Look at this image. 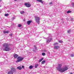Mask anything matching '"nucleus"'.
Instances as JSON below:
<instances>
[{"mask_svg": "<svg viewBox=\"0 0 74 74\" xmlns=\"http://www.w3.org/2000/svg\"><path fill=\"white\" fill-rule=\"evenodd\" d=\"M37 1H38V2H40L42 4L43 3V2L42 1V0H36Z\"/></svg>", "mask_w": 74, "mask_h": 74, "instance_id": "12", "label": "nucleus"}, {"mask_svg": "<svg viewBox=\"0 0 74 74\" xmlns=\"http://www.w3.org/2000/svg\"><path fill=\"white\" fill-rule=\"evenodd\" d=\"M8 74H13V72H12L11 71H9Z\"/></svg>", "mask_w": 74, "mask_h": 74, "instance_id": "14", "label": "nucleus"}, {"mask_svg": "<svg viewBox=\"0 0 74 74\" xmlns=\"http://www.w3.org/2000/svg\"><path fill=\"white\" fill-rule=\"evenodd\" d=\"M61 68V66H58L56 67V69L58 70V71L60 72H61V73H64L65 71H66L68 70V67L67 66H65L62 68Z\"/></svg>", "mask_w": 74, "mask_h": 74, "instance_id": "2", "label": "nucleus"}, {"mask_svg": "<svg viewBox=\"0 0 74 74\" xmlns=\"http://www.w3.org/2000/svg\"><path fill=\"white\" fill-rule=\"evenodd\" d=\"M32 21H27V24L28 25H30V23H32Z\"/></svg>", "mask_w": 74, "mask_h": 74, "instance_id": "7", "label": "nucleus"}, {"mask_svg": "<svg viewBox=\"0 0 74 74\" xmlns=\"http://www.w3.org/2000/svg\"><path fill=\"white\" fill-rule=\"evenodd\" d=\"M33 67V66H32L31 65L29 66V69H32Z\"/></svg>", "mask_w": 74, "mask_h": 74, "instance_id": "18", "label": "nucleus"}, {"mask_svg": "<svg viewBox=\"0 0 74 74\" xmlns=\"http://www.w3.org/2000/svg\"><path fill=\"white\" fill-rule=\"evenodd\" d=\"M35 20L36 22L38 23V24H39V22H40V18L38 17H35Z\"/></svg>", "mask_w": 74, "mask_h": 74, "instance_id": "4", "label": "nucleus"}, {"mask_svg": "<svg viewBox=\"0 0 74 74\" xmlns=\"http://www.w3.org/2000/svg\"><path fill=\"white\" fill-rule=\"evenodd\" d=\"M18 57V55L15 54L14 55V57L15 58H17Z\"/></svg>", "mask_w": 74, "mask_h": 74, "instance_id": "10", "label": "nucleus"}, {"mask_svg": "<svg viewBox=\"0 0 74 74\" xmlns=\"http://www.w3.org/2000/svg\"><path fill=\"white\" fill-rule=\"evenodd\" d=\"M58 66H62V64H58Z\"/></svg>", "mask_w": 74, "mask_h": 74, "instance_id": "30", "label": "nucleus"}, {"mask_svg": "<svg viewBox=\"0 0 74 74\" xmlns=\"http://www.w3.org/2000/svg\"><path fill=\"white\" fill-rule=\"evenodd\" d=\"M72 6H73V7H74V3H73L72 4Z\"/></svg>", "mask_w": 74, "mask_h": 74, "instance_id": "28", "label": "nucleus"}, {"mask_svg": "<svg viewBox=\"0 0 74 74\" xmlns=\"http://www.w3.org/2000/svg\"><path fill=\"white\" fill-rule=\"evenodd\" d=\"M2 45L4 48H2V49L4 51H9L11 50L10 48V44L8 43H4Z\"/></svg>", "mask_w": 74, "mask_h": 74, "instance_id": "1", "label": "nucleus"}, {"mask_svg": "<svg viewBox=\"0 0 74 74\" xmlns=\"http://www.w3.org/2000/svg\"><path fill=\"white\" fill-rule=\"evenodd\" d=\"M24 66H22V68H23V69H24Z\"/></svg>", "mask_w": 74, "mask_h": 74, "instance_id": "32", "label": "nucleus"}, {"mask_svg": "<svg viewBox=\"0 0 74 74\" xmlns=\"http://www.w3.org/2000/svg\"><path fill=\"white\" fill-rule=\"evenodd\" d=\"M21 26H22L21 25L18 24V27H21Z\"/></svg>", "mask_w": 74, "mask_h": 74, "instance_id": "25", "label": "nucleus"}, {"mask_svg": "<svg viewBox=\"0 0 74 74\" xmlns=\"http://www.w3.org/2000/svg\"><path fill=\"white\" fill-rule=\"evenodd\" d=\"M20 13L21 14H24L25 13V11H22L21 12H20Z\"/></svg>", "mask_w": 74, "mask_h": 74, "instance_id": "15", "label": "nucleus"}, {"mask_svg": "<svg viewBox=\"0 0 74 74\" xmlns=\"http://www.w3.org/2000/svg\"><path fill=\"white\" fill-rule=\"evenodd\" d=\"M71 11L69 10L68 11H67V13L68 14H69V13H71Z\"/></svg>", "mask_w": 74, "mask_h": 74, "instance_id": "22", "label": "nucleus"}, {"mask_svg": "<svg viewBox=\"0 0 74 74\" xmlns=\"http://www.w3.org/2000/svg\"><path fill=\"white\" fill-rule=\"evenodd\" d=\"M71 57H74V55L73 54H71Z\"/></svg>", "mask_w": 74, "mask_h": 74, "instance_id": "27", "label": "nucleus"}, {"mask_svg": "<svg viewBox=\"0 0 74 74\" xmlns=\"http://www.w3.org/2000/svg\"><path fill=\"white\" fill-rule=\"evenodd\" d=\"M70 32H71V30L68 31L67 33H70Z\"/></svg>", "mask_w": 74, "mask_h": 74, "instance_id": "26", "label": "nucleus"}, {"mask_svg": "<svg viewBox=\"0 0 74 74\" xmlns=\"http://www.w3.org/2000/svg\"><path fill=\"white\" fill-rule=\"evenodd\" d=\"M34 47L35 48V49H37V46H36L35 45H34Z\"/></svg>", "mask_w": 74, "mask_h": 74, "instance_id": "29", "label": "nucleus"}, {"mask_svg": "<svg viewBox=\"0 0 74 74\" xmlns=\"http://www.w3.org/2000/svg\"><path fill=\"white\" fill-rule=\"evenodd\" d=\"M58 42H56V43H54V45H58Z\"/></svg>", "mask_w": 74, "mask_h": 74, "instance_id": "23", "label": "nucleus"}, {"mask_svg": "<svg viewBox=\"0 0 74 74\" xmlns=\"http://www.w3.org/2000/svg\"><path fill=\"white\" fill-rule=\"evenodd\" d=\"M44 59V58H42L40 60H39V62H41Z\"/></svg>", "mask_w": 74, "mask_h": 74, "instance_id": "17", "label": "nucleus"}, {"mask_svg": "<svg viewBox=\"0 0 74 74\" xmlns=\"http://www.w3.org/2000/svg\"><path fill=\"white\" fill-rule=\"evenodd\" d=\"M38 66V64H35V68H37V67Z\"/></svg>", "mask_w": 74, "mask_h": 74, "instance_id": "20", "label": "nucleus"}, {"mask_svg": "<svg viewBox=\"0 0 74 74\" xmlns=\"http://www.w3.org/2000/svg\"><path fill=\"white\" fill-rule=\"evenodd\" d=\"M10 36H12V34H10Z\"/></svg>", "mask_w": 74, "mask_h": 74, "instance_id": "31", "label": "nucleus"}, {"mask_svg": "<svg viewBox=\"0 0 74 74\" xmlns=\"http://www.w3.org/2000/svg\"><path fill=\"white\" fill-rule=\"evenodd\" d=\"M59 46H54V48L56 49H59Z\"/></svg>", "mask_w": 74, "mask_h": 74, "instance_id": "9", "label": "nucleus"}, {"mask_svg": "<svg viewBox=\"0 0 74 74\" xmlns=\"http://www.w3.org/2000/svg\"><path fill=\"white\" fill-rule=\"evenodd\" d=\"M25 5V7H28L29 8V7H31V4L29 3H25L24 4Z\"/></svg>", "mask_w": 74, "mask_h": 74, "instance_id": "5", "label": "nucleus"}, {"mask_svg": "<svg viewBox=\"0 0 74 74\" xmlns=\"http://www.w3.org/2000/svg\"><path fill=\"white\" fill-rule=\"evenodd\" d=\"M14 1H17V0H14Z\"/></svg>", "mask_w": 74, "mask_h": 74, "instance_id": "35", "label": "nucleus"}, {"mask_svg": "<svg viewBox=\"0 0 74 74\" xmlns=\"http://www.w3.org/2000/svg\"><path fill=\"white\" fill-rule=\"evenodd\" d=\"M0 12H1V11H0Z\"/></svg>", "mask_w": 74, "mask_h": 74, "instance_id": "38", "label": "nucleus"}, {"mask_svg": "<svg viewBox=\"0 0 74 74\" xmlns=\"http://www.w3.org/2000/svg\"><path fill=\"white\" fill-rule=\"evenodd\" d=\"M42 55L43 56H45V53H42Z\"/></svg>", "mask_w": 74, "mask_h": 74, "instance_id": "24", "label": "nucleus"}, {"mask_svg": "<svg viewBox=\"0 0 74 74\" xmlns=\"http://www.w3.org/2000/svg\"><path fill=\"white\" fill-rule=\"evenodd\" d=\"M1 1V0H0V1Z\"/></svg>", "mask_w": 74, "mask_h": 74, "instance_id": "37", "label": "nucleus"}, {"mask_svg": "<svg viewBox=\"0 0 74 74\" xmlns=\"http://www.w3.org/2000/svg\"><path fill=\"white\" fill-rule=\"evenodd\" d=\"M51 4H52V3L51 2L49 3V5H51Z\"/></svg>", "mask_w": 74, "mask_h": 74, "instance_id": "33", "label": "nucleus"}, {"mask_svg": "<svg viewBox=\"0 0 74 74\" xmlns=\"http://www.w3.org/2000/svg\"><path fill=\"white\" fill-rule=\"evenodd\" d=\"M9 15V14L8 13V14H5V16H8V15Z\"/></svg>", "mask_w": 74, "mask_h": 74, "instance_id": "21", "label": "nucleus"}, {"mask_svg": "<svg viewBox=\"0 0 74 74\" xmlns=\"http://www.w3.org/2000/svg\"><path fill=\"white\" fill-rule=\"evenodd\" d=\"M3 32L4 34H5L6 33H9V31H4Z\"/></svg>", "mask_w": 74, "mask_h": 74, "instance_id": "13", "label": "nucleus"}, {"mask_svg": "<svg viewBox=\"0 0 74 74\" xmlns=\"http://www.w3.org/2000/svg\"><path fill=\"white\" fill-rule=\"evenodd\" d=\"M73 19H74L73 18H71V20H73Z\"/></svg>", "mask_w": 74, "mask_h": 74, "instance_id": "34", "label": "nucleus"}, {"mask_svg": "<svg viewBox=\"0 0 74 74\" xmlns=\"http://www.w3.org/2000/svg\"><path fill=\"white\" fill-rule=\"evenodd\" d=\"M17 69L18 70H22V68L21 66H19L17 67Z\"/></svg>", "mask_w": 74, "mask_h": 74, "instance_id": "8", "label": "nucleus"}, {"mask_svg": "<svg viewBox=\"0 0 74 74\" xmlns=\"http://www.w3.org/2000/svg\"><path fill=\"white\" fill-rule=\"evenodd\" d=\"M58 42L60 43H62V42H63V41L62 40H60L58 41Z\"/></svg>", "mask_w": 74, "mask_h": 74, "instance_id": "19", "label": "nucleus"}, {"mask_svg": "<svg viewBox=\"0 0 74 74\" xmlns=\"http://www.w3.org/2000/svg\"><path fill=\"white\" fill-rule=\"evenodd\" d=\"M11 71L13 73H15L16 72V69L14 68H12Z\"/></svg>", "mask_w": 74, "mask_h": 74, "instance_id": "6", "label": "nucleus"}, {"mask_svg": "<svg viewBox=\"0 0 74 74\" xmlns=\"http://www.w3.org/2000/svg\"><path fill=\"white\" fill-rule=\"evenodd\" d=\"M70 74H73V73H71Z\"/></svg>", "mask_w": 74, "mask_h": 74, "instance_id": "36", "label": "nucleus"}, {"mask_svg": "<svg viewBox=\"0 0 74 74\" xmlns=\"http://www.w3.org/2000/svg\"><path fill=\"white\" fill-rule=\"evenodd\" d=\"M45 62V60H43L42 61V62L41 63L42 64H43Z\"/></svg>", "mask_w": 74, "mask_h": 74, "instance_id": "16", "label": "nucleus"}, {"mask_svg": "<svg viewBox=\"0 0 74 74\" xmlns=\"http://www.w3.org/2000/svg\"><path fill=\"white\" fill-rule=\"evenodd\" d=\"M17 60H16V63H18V62H22V60H23V58L21 57V56L18 57L17 58Z\"/></svg>", "mask_w": 74, "mask_h": 74, "instance_id": "3", "label": "nucleus"}, {"mask_svg": "<svg viewBox=\"0 0 74 74\" xmlns=\"http://www.w3.org/2000/svg\"><path fill=\"white\" fill-rule=\"evenodd\" d=\"M52 40V38H51L50 39H48V40H47V42H49L50 41H51Z\"/></svg>", "mask_w": 74, "mask_h": 74, "instance_id": "11", "label": "nucleus"}]
</instances>
